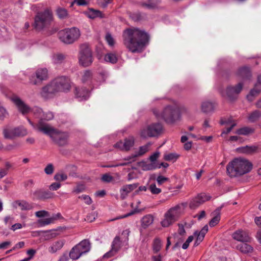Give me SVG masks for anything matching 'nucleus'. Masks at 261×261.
Listing matches in <instances>:
<instances>
[{"label":"nucleus","instance_id":"f257e3e1","mask_svg":"<svg viewBox=\"0 0 261 261\" xmlns=\"http://www.w3.org/2000/svg\"><path fill=\"white\" fill-rule=\"evenodd\" d=\"M123 43L132 53L141 52L148 42V34L138 28L127 29L123 33Z\"/></svg>","mask_w":261,"mask_h":261},{"label":"nucleus","instance_id":"f03ea898","mask_svg":"<svg viewBox=\"0 0 261 261\" xmlns=\"http://www.w3.org/2000/svg\"><path fill=\"white\" fill-rule=\"evenodd\" d=\"M152 112L157 118L164 119L168 123H173L180 119L181 113L188 114V110L174 101L167 105L161 112L156 108L153 109Z\"/></svg>","mask_w":261,"mask_h":261},{"label":"nucleus","instance_id":"7ed1b4c3","mask_svg":"<svg viewBox=\"0 0 261 261\" xmlns=\"http://www.w3.org/2000/svg\"><path fill=\"white\" fill-rule=\"evenodd\" d=\"M28 121L34 128L49 136L53 141L58 145L63 146L68 144V135L67 133L60 132L48 124H43L41 122L37 125L35 126L30 119H28Z\"/></svg>","mask_w":261,"mask_h":261},{"label":"nucleus","instance_id":"20e7f679","mask_svg":"<svg viewBox=\"0 0 261 261\" xmlns=\"http://www.w3.org/2000/svg\"><path fill=\"white\" fill-rule=\"evenodd\" d=\"M252 169V164L248 160L241 158L234 159L226 166L227 173L231 177L247 174Z\"/></svg>","mask_w":261,"mask_h":261},{"label":"nucleus","instance_id":"39448f33","mask_svg":"<svg viewBox=\"0 0 261 261\" xmlns=\"http://www.w3.org/2000/svg\"><path fill=\"white\" fill-rule=\"evenodd\" d=\"M184 212V206L178 204L169 208L164 214V218L161 222L164 227H167L176 221Z\"/></svg>","mask_w":261,"mask_h":261},{"label":"nucleus","instance_id":"423d86ee","mask_svg":"<svg viewBox=\"0 0 261 261\" xmlns=\"http://www.w3.org/2000/svg\"><path fill=\"white\" fill-rule=\"evenodd\" d=\"M58 35L62 42L66 44H71L79 39L81 32L78 28L72 27L60 31Z\"/></svg>","mask_w":261,"mask_h":261},{"label":"nucleus","instance_id":"0eeeda50","mask_svg":"<svg viewBox=\"0 0 261 261\" xmlns=\"http://www.w3.org/2000/svg\"><path fill=\"white\" fill-rule=\"evenodd\" d=\"M78 58L80 65L84 67H88L91 65L93 58L91 49L88 44L81 45Z\"/></svg>","mask_w":261,"mask_h":261},{"label":"nucleus","instance_id":"6e6552de","mask_svg":"<svg viewBox=\"0 0 261 261\" xmlns=\"http://www.w3.org/2000/svg\"><path fill=\"white\" fill-rule=\"evenodd\" d=\"M53 20L51 12L48 10L38 13L35 18L34 26L37 30L47 27Z\"/></svg>","mask_w":261,"mask_h":261},{"label":"nucleus","instance_id":"1a4fd4ad","mask_svg":"<svg viewBox=\"0 0 261 261\" xmlns=\"http://www.w3.org/2000/svg\"><path fill=\"white\" fill-rule=\"evenodd\" d=\"M243 88V84L238 83L235 86H229L225 90L221 92V95L227 98L229 101L236 100Z\"/></svg>","mask_w":261,"mask_h":261},{"label":"nucleus","instance_id":"9d476101","mask_svg":"<svg viewBox=\"0 0 261 261\" xmlns=\"http://www.w3.org/2000/svg\"><path fill=\"white\" fill-rule=\"evenodd\" d=\"M162 130V124L160 123H153L142 129L140 133L142 138L155 137L158 135Z\"/></svg>","mask_w":261,"mask_h":261},{"label":"nucleus","instance_id":"9b49d317","mask_svg":"<svg viewBox=\"0 0 261 261\" xmlns=\"http://www.w3.org/2000/svg\"><path fill=\"white\" fill-rule=\"evenodd\" d=\"M48 78V70L46 68L38 69L30 77V82L34 85L40 84Z\"/></svg>","mask_w":261,"mask_h":261},{"label":"nucleus","instance_id":"f8f14e48","mask_svg":"<svg viewBox=\"0 0 261 261\" xmlns=\"http://www.w3.org/2000/svg\"><path fill=\"white\" fill-rule=\"evenodd\" d=\"M53 82L59 92H66L71 87L70 79L64 76L58 77Z\"/></svg>","mask_w":261,"mask_h":261},{"label":"nucleus","instance_id":"ddd939ff","mask_svg":"<svg viewBox=\"0 0 261 261\" xmlns=\"http://www.w3.org/2000/svg\"><path fill=\"white\" fill-rule=\"evenodd\" d=\"M10 99L15 105L18 111L23 115L27 114L31 112V108L18 96L13 95L11 96Z\"/></svg>","mask_w":261,"mask_h":261},{"label":"nucleus","instance_id":"4468645a","mask_svg":"<svg viewBox=\"0 0 261 261\" xmlns=\"http://www.w3.org/2000/svg\"><path fill=\"white\" fill-rule=\"evenodd\" d=\"M135 139L133 136L126 138L124 141H120L114 145V147L121 150L128 151L134 146Z\"/></svg>","mask_w":261,"mask_h":261},{"label":"nucleus","instance_id":"2eb2a0df","mask_svg":"<svg viewBox=\"0 0 261 261\" xmlns=\"http://www.w3.org/2000/svg\"><path fill=\"white\" fill-rule=\"evenodd\" d=\"M211 198V197L209 195L204 193H200L191 200L190 207L191 208H195Z\"/></svg>","mask_w":261,"mask_h":261},{"label":"nucleus","instance_id":"dca6fc26","mask_svg":"<svg viewBox=\"0 0 261 261\" xmlns=\"http://www.w3.org/2000/svg\"><path fill=\"white\" fill-rule=\"evenodd\" d=\"M59 92L53 82L43 87L41 92V96L44 98L47 99L51 97L56 93Z\"/></svg>","mask_w":261,"mask_h":261},{"label":"nucleus","instance_id":"f3484780","mask_svg":"<svg viewBox=\"0 0 261 261\" xmlns=\"http://www.w3.org/2000/svg\"><path fill=\"white\" fill-rule=\"evenodd\" d=\"M232 237L234 240L243 243L249 242L251 238L248 233L242 229H239L233 233Z\"/></svg>","mask_w":261,"mask_h":261},{"label":"nucleus","instance_id":"a211bd4d","mask_svg":"<svg viewBox=\"0 0 261 261\" xmlns=\"http://www.w3.org/2000/svg\"><path fill=\"white\" fill-rule=\"evenodd\" d=\"M121 247V241L119 237H116L112 244V248L110 251L103 255V257H109L116 254Z\"/></svg>","mask_w":261,"mask_h":261},{"label":"nucleus","instance_id":"6ab92c4d","mask_svg":"<svg viewBox=\"0 0 261 261\" xmlns=\"http://www.w3.org/2000/svg\"><path fill=\"white\" fill-rule=\"evenodd\" d=\"M215 103L208 100L202 101L200 105L201 112L205 114H211L213 113L215 111Z\"/></svg>","mask_w":261,"mask_h":261},{"label":"nucleus","instance_id":"aec40b11","mask_svg":"<svg viewBox=\"0 0 261 261\" xmlns=\"http://www.w3.org/2000/svg\"><path fill=\"white\" fill-rule=\"evenodd\" d=\"M33 199L38 200H44L51 198L52 194L48 191L43 189H38L33 193Z\"/></svg>","mask_w":261,"mask_h":261},{"label":"nucleus","instance_id":"412c9836","mask_svg":"<svg viewBox=\"0 0 261 261\" xmlns=\"http://www.w3.org/2000/svg\"><path fill=\"white\" fill-rule=\"evenodd\" d=\"M261 91V75L257 77V83L255 84L254 88L252 89L249 94L247 96L248 100L251 101L254 97L257 96Z\"/></svg>","mask_w":261,"mask_h":261},{"label":"nucleus","instance_id":"4be33fe9","mask_svg":"<svg viewBox=\"0 0 261 261\" xmlns=\"http://www.w3.org/2000/svg\"><path fill=\"white\" fill-rule=\"evenodd\" d=\"M15 208H19L21 211H29L33 208V205L24 200H16L12 204Z\"/></svg>","mask_w":261,"mask_h":261},{"label":"nucleus","instance_id":"5701e85b","mask_svg":"<svg viewBox=\"0 0 261 261\" xmlns=\"http://www.w3.org/2000/svg\"><path fill=\"white\" fill-rule=\"evenodd\" d=\"M15 127L10 125L5 126L3 128V135L6 139H13L16 137Z\"/></svg>","mask_w":261,"mask_h":261},{"label":"nucleus","instance_id":"b1692460","mask_svg":"<svg viewBox=\"0 0 261 261\" xmlns=\"http://www.w3.org/2000/svg\"><path fill=\"white\" fill-rule=\"evenodd\" d=\"M75 94L76 97L80 101L87 99L90 95L89 92L85 88H75Z\"/></svg>","mask_w":261,"mask_h":261},{"label":"nucleus","instance_id":"393cba45","mask_svg":"<svg viewBox=\"0 0 261 261\" xmlns=\"http://www.w3.org/2000/svg\"><path fill=\"white\" fill-rule=\"evenodd\" d=\"M159 1L156 0H148L147 2L140 1L138 5L143 8L152 10L158 8Z\"/></svg>","mask_w":261,"mask_h":261},{"label":"nucleus","instance_id":"a878e982","mask_svg":"<svg viewBox=\"0 0 261 261\" xmlns=\"http://www.w3.org/2000/svg\"><path fill=\"white\" fill-rule=\"evenodd\" d=\"M137 187V184H129L124 186L120 190L121 197L122 199L125 198L127 194L135 189Z\"/></svg>","mask_w":261,"mask_h":261},{"label":"nucleus","instance_id":"bb28decb","mask_svg":"<svg viewBox=\"0 0 261 261\" xmlns=\"http://www.w3.org/2000/svg\"><path fill=\"white\" fill-rule=\"evenodd\" d=\"M65 244L64 240H59L53 242L48 248V251L51 253H55L61 250Z\"/></svg>","mask_w":261,"mask_h":261},{"label":"nucleus","instance_id":"cd10ccee","mask_svg":"<svg viewBox=\"0 0 261 261\" xmlns=\"http://www.w3.org/2000/svg\"><path fill=\"white\" fill-rule=\"evenodd\" d=\"M82 253V254H85L88 252L90 250V244L88 240H84L81 241L80 243L75 246Z\"/></svg>","mask_w":261,"mask_h":261},{"label":"nucleus","instance_id":"c85d7f7f","mask_svg":"<svg viewBox=\"0 0 261 261\" xmlns=\"http://www.w3.org/2000/svg\"><path fill=\"white\" fill-rule=\"evenodd\" d=\"M84 13L88 17L91 19H94L97 17H103V14L101 11L92 8L89 9L87 11H85Z\"/></svg>","mask_w":261,"mask_h":261},{"label":"nucleus","instance_id":"c756f323","mask_svg":"<svg viewBox=\"0 0 261 261\" xmlns=\"http://www.w3.org/2000/svg\"><path fill=\"white\" fill-rule=\"evenodd\" d=\"M61 214H57L56 216L46 218L45 219H40L38 220L37 223L40 227H43L52 223L57 218L60 217Z\"/></svg>","mask_w":261,"mask_h":261},{"label":"nucleus","instance_id":"7c9ffc66","mask_svg":"<svg viewBox=\"0 0 261 261\" xmlns=\"http://www.w3.org/2000/svg\"><path fill=\"white\" fill-rule=\"evenodd\" d=\"M51 60L55 64H60L62 63L65 59V55L62 53H57L53 54L51 56Z\"/></svg>","mask_w":261,"mask_h":261},{"label":"nucleus","instance_id":"2f4dec72","mask_svg":"<svg viewBox=\"0 0 261 261\" xmlns=\"http://www.w3.org/2000/svg\"><path fill=\"white\" fill-rule=\"evenodd\" d=\"M261 117V112L255 110L250 113L248 116V120L250 122H254L257 121Z\"/></svg>","mask_w":261,"mask_h":261},{"label":"nucleus","instance_id":"473e14b6","mask_svg":"<svg viewBox=\"0 0 261 261\" xmlns=\"http://www.w3.org/2000/svg\"><path fill=\"white\" fill-rule=\"evenodd\" d=\"M237 249L244 253L251 252L253 250V248L247 243H242L237 247Z\"/></svg>","mask_w":261,"mask_h":261},{"label":"nucleus","instance_id":"72a5a7b5","mask_svg":"<svg viewBox=\"0 0 261 261\" xmlns=\"http://www.w3.org/2000/svg\"><path fill=\"white\" fill-rule=\"evenodd\" d=\"M105 60L112 64L116 63L118 61V57L115 53H108L105 56Z\"/></svg>","mask_w":261,"mask_h":261},{"label":"nucleus","instance_id":"f704fd0d","mask_svg":"<svg viewBox=\"0 0 261 261\" xmlns=\"http://www.w3.org/2000/svg\"><path fill=\"white\" fill-rule=\"evenodd\" d=\"M151 145V143H148L146 144H145V145L140 146L138 150L136 151V152L135 153L136 154V155H137V157L139 156L143 155L145 153H146L147 151H148Z\"/></svg>","mask_w":261,"mask_h":261},{"label":"nucleus","instance_id":"c9c22d12","mask_svg":"<svg viewBox=\"0 0 261 261\" xmlns=\"http://www.w3.org/2000/svg\"><path fill=\"white\" fill-rule=\"evenodd\" d=\"M207 231L208 226L207 225H206L202 228L200 231H195L194 233V235L196 237V239L202 242Z\"/></svg>","mask_w":261,"mask_h":261},{"label":"nucleus","instance_id":"e433bc0d","mask_svg":"<svg viewBox=\"0 0 261 261\" xmlns=\"http://www.w3.org/2000/svg\"><path fill=\"white\" fill-rule=\"evenodd\" d=\"M254 131V129L250 127H243L240 129H238L236 133L241 135H248L253 133Z\"/></svg>","mask_w":261,"mask_h":261},{"label":"nucleus","instance_id":"4c0bfd02","mask_svg":"<svg viewBox=\"0 0 261 261\" xmlns=\"http://www.w3.org/2000/svg\"><path fill=\"white\" fill-rule=\"evenodd\" d=\"M153 222V218L151 215H147L142 219V225L143 227H147L150 225Z\"/></svg>","mask_w":261,"mask_h":261},{"label":"nucleus","instance_id":"58836bf2","mask_svg":"<svg viewBox=\"0 0 261 261\" xmlns=\"http://www.w3.org/2000/svg\"><path fill=\"white\" fill-rule=\"evenodd\" d=\"M238 74L244 79L248 78L251 76L250 70L249 68L246 67L240 68L238 71Z\"/></svg>","mask_w":261,"mask_h":261},{"label":"nucleus","instance_id":"ea45409f","mask_svg":"<svg viewBox=\"0 0 261 261\" xmlns=\"http://www.w3.org/2000/svg\"><path fill=\"white\" fill-rule=\"evenodd\" d=\"M82 255L79 249L75 246L73 247L69 253V256L72 259H77Z\"/></svg>","mask_w":261,"mask_h":261},{"label":"nucleus","instance_id":"a19ab883","mask_svg":"<svg viewBox=\"0 0 261 261\" xmlns=\"http://www.w3.org/2000/svg\"><path fill=\"white\" fill-rule=\"evenodd\" d=\"M92 77V73L91 71L86 70L83 72L82 75V81L83 83L89 82L91 81Z\"/></svg>","mask_w":261,"mask_h":261},{"label":"nucleus","instance_id":"79ce46f5","mask_svg":"<svg viewBox=\"0 0 261 261\" xmlns=\"http://www.w3.org/2000/svg\"><path fill=\"white\" fill-rule=\"evenodd\" d=\"M216 215L212 219V220L210 221L209 224L211 227H213L216 225L220 220V210H217L215 211Z\"/></svg>","mask_w":261,"mask_h":261},{"label":"nucleus","instance_id":"37998d69","mask_svg":"<svg viewBox=\"0 0 261 261\" xmlns=\"http://www.w3.org/2000/svg\"><path fill=\"white\" fill-rule=\"evenodd\" d=\"M162 247V242L160 239L156 238L154 240L152 244L153 251L155 253L158 252Z\"/></svg>","mask_w":261,"mask_h":261},{"label":"nucleus","instance_id":"c03bdc74","mask_svg":"<svg viewBox=\"0 0 261 261\" xmlns=\"http://www.w3.org/2000/svg\"><path fill=\"white\" fill-rule=\"evenodd\" d=\"M16 137L24 136L28 134L27 130L23 126H19L15 127Z\"/></svg>","mask_w":261,"mask_h":261},{"label":"nucleus","instance_id":"a18cd8bd","mask_svg":"<svg viewBox=\"0 0 261 261\" xmlns=\"http://www.w3.org/2000/svg\"><path fill=\"white\" fill-rule=\"evenodd\" d=\"M56 13L60 19H65L68 16V12L67 10L63 8H58L56 10Z\"/></svg>","mask_w":261,"mask_h":261},{"label":"nucleus","instance_id":"49530a36","mask_svg":"<svg viewBox=\"0 0 261 261\" xmlns=\"http://www.w3.org/2000/svg\"><path fill=\"white\" fill-rule=\"evenodd\" d=\"M148 190L153 195H158L162 192L161 189L156 187V185L154 183L151 184L148 186Z\"/></svg>","mask_w":261,"mask_h":261},{"label":"nucleus","instance_id":"de8ad7c7","mask_svg":"<svg viewBox=\"0 0 261 261\" xmlns=\"http://www.w3.org/2000/svg\"><path fill=\"white\" fill-rule=\"evenodd\" d=\"M53 118H54V114H53V113H51L50 112H47L44 113L43 112V114H42V118H41L40 121L38 122V123L37 124V125L41 122L43 124H45V123L43 122V121H42L43 120L48 121V120H51Z\"/></svg>","mask_w":261,"mask_h":261},{"label":"nucleus","instance_id":"09e8293b","mask_svg":"<svg viewBox=\"0 0 261 261\" xmlns=\"http://www.w3.org/2000/svg\"><path fill=\"white\" fill-rule=\"evenodd\" d=\"M54 179L57 181H62L67 179V175L64 173H56L54 176Z\"/></svg>","mask_w":261,"mask_h":261},{"label":"nucleus","instance_id":"8fccbe9b","mask_svg":"<svg viewBox=\"0 0 261 261\" xmlns=\"http://www.w3.org/2000/svg\"><path fill=\"white\" fill-rule=\"evenodd\" d=\"M32 111L35 117L39 118L41 119L42 118V114L43 112L42 109L39 107H35L31 109V111Z\"/></svg>","mask_w":261,"mask_h":261},{"label":"nucleus","instance_id":"3c124183","mask_svg":"<svg viewBox=\"0 0 261 261\" xmlns=\"http://www.w3.org/2000/svg\"><path fill=\"white\" fill-rule=\"evenodd\" d=\"M178 157V155L175 153H169L164 155V159L167 161H175Z\"/></svg>","mask_w":261,"mask_h":261},{"label":"nucleus","instance_id":"603ef678","mask_svg":"<svg viewBox=\"0 0 261 261\" xmlns=\"http://www.w3.org/2000/svg\"><path fill=\"white\" fill-rule=\"evenodd\" d=\"M242 152L245 153H251L255 152L257 150V147L254 146H246L242 148Z\"/></svg>","mask_w":261,"mask_h":261},{"label":"nucleus","instance_id":"864d4df0","mask_svg":"<svg viewBox=\"0 0 261 261\" xmlns=\"http://www.w3.org/2000/svg\"><path fill=\"white\" fill-rule=\"evenodd\" d=\"M101 180L105 182H111L114 180V177L108 173L102 175Z\"/></svg>","mask_w":261,"mask_h":261},{"label":"nucleus","instance_id":"5fc2aeb1","mask_svg":"<svg viewBox=\"0 0 261 261\" xmlns=\"http://www.w3.org/2000/svg\"><path fill=\"white\" fill-rule=\"evenodd\" d=\"M35 216L38 218L47 217L49 216V213L47 211L42 210L37 211L35 213Z\"/></svg>","mask_w":261,"mask_h":261},{"label":"nucleus","instance_id":"6e6d98bb","mask_svg":"<svg viewBox=\"0 0 261 261\" xmlns=\"http://www.w3.org/2000/svg\"><path fill=\"white\" fill-rule=\"evenodd\" d=\"M106 40L109 46H113L114 45L115 41L114 38L110 33H107L105 37Z\"/></svg>","mask_w":261,"mask_h":261},{"label":"nucleus","instance_id":"4d7b16f0","mask_svg":"<svg viewBox=\"0 0 261 261\" xmlns=\"http://www.w3.org/2000/svg\"><path fill=\"white\" fill-rule=\"evenodd\" d=\"M54 168L51 164H48L44 169V172L46 174L50 175L54 172Z\"/></svg>","mask_w":261,"mask_h":261},{"label":"nucleus","instance_id":"13d9d810","mask_svg":"<svg viewBox=\"0 0 261 261\" xmlns=\"http://www.w3.org/2000/svg\"><path fill=\"white\" fill-rule=\"evenodd\" d=\"M79 198L83 200L85 203L88 205L91 204L92 202L91 198L88 195H82L81 196L79 197Z\"/></svg>","mask_w":261,"mask_h":261},{"label":"nucleus","instance_id":"bf43d9fd","mask_svg":"<svg viewBox=\"0 0 261 261\" xmlns=\"http://www.w3.org/2000/svg\"><path fill=\"white\" fill-rule=\"evenodd\" d=\"M137 155L135 153L125 158L123 160L125 161L128 164L133 162L136 161Z\"/></svg>","mask_w":261,"mask_h":261},{"label":"nucleus","instance_id":"052dcab7","mask_svg":"<svg viewBox=\"0 0 261 261\" xmlns=\"http://www.w3.org/2000/svg\"><path fill=\"white\" fill-rule=\"evenodd\" d=\"M168 178L163 176H159L156 178V181L159 186L162 185L163 183L168 180Z\"/></svg>","mask_w":261,"mask_h":261},{"label":"nucleus","instance_id":"680f3d73","mask_svg":"<svg viewBox=\"0 0 261 261\" xmlns=\"http://www.w3.org/2000/svg\"><path fill=\"white\" fill-rule=\"evenodd\" d=\"M193 240V236H189L186 241L183 244L182 246V248L184 249H186L188 248L189 246V244Z\"/></svg>","mask_w":261,"mask_h":261},{"label":"nucleus","instance_id":"e2e57ef3","mask_svg":"<svg viewBox=\"0 0 261 261\" xmlns=\"http://www.w3.org/2000/svg\"><path fill=\"white\" fill-rule=\"evenodd\" d=\"M236 123L234 122H232L230 124V126L226 128V129L223 130L221 134V136H223L224 134H227L231 132L232 129L236 126Z\"/></svg>","mask_w":261,"mask_h":261},{"label":"nucleus","instance_id":"0e129e2a","mask_svg":"<svg viewBox=\"0 0 261 261\" xmlns=\"http://www.w3.org/2000/svg\"><path fill=\"white\" fill-rule=\"evenodd\" d=\"M85 187L83 185H78L74 189L73 192L76 194H79L84 191Z\"/></svg>","mask_w":261,"mask_h":261},{"label":"nucleus","instance_id":"69168bd1","mask_svg":"<svg viewBox=\"0 0 261 261\" xmlns=\"http://www.w3.org/2000/svg\"><path fill=\"white\" fill-rule=\"evenodd\" d=\"M61 186L59 182H54L49 186V188L51 190L55 191L59 189L61 187Z\"/></svg>","mask_w":261,"mask_h":261},{"label":"nucleus","instance_id":"338daca9","mask_svg":"<svg viewBox=\"0 0 261 261\" xmlns=\"http://www.w3.org/2000/svg\"><path fill=\"white\" fill-rule=\"evenodd\" d=\"M36 252V251L34 249H31L28 250L27 252V253L29 256V257H27V258H25L24 259H28V261H29L33 258V257L34 256V255H35Z\"/></svg>","mask_w":261,"mask_h":261},{"label":"nucleus","instance_id":"774afa93","mask_svg":"<svg viewBox=\"0 0 261 261\" xmlns=\"http://www.w3.org/2000/svg\"><path fill=\"white\" fill-rule=\"evenodd\" d=\"M160 155V152L159 151H156L153 154H152L149 158L150 161L152 163L155 162Z\"/></svg>","mask_w":261,"mask_h":261}]
</instances>
